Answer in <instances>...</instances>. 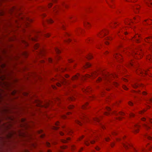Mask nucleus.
<instances>
[{"label": "nucleus", "mask_w": 152, "mask_h": 152, "mask_svg": "<svg viewBox=\"0 0 152 152\" xmlns=\"http://www.w3.org/2000/svg\"><path fill=\"white\" fill-rule=\"evenodd\" d=\"M139 6H136L135 7H134V8L135 9H136L137 10V11L138 12V10L139 9Z\"/></svg>", "instance_id": "aec40b11"}, {"label": "nucleus", "mask_w": 152, "mask_h": 152, "mask_svg": "<svg viewBox=\"0 0 152 152\" xmlns=\"http://www.w3.org/2000/svg\"><path fill=\"white\" fill-rule=\"evenodd\" d=\"M39 45L38 44H37L35 46L36 49H37V48H39Z\"/></svg>", "instance_id": "e433bc0d"}, {"label": "nucleus", "mask_w": 152, "mask_h": 152, "mask_svg": "<svg viewBox=\"0 0 152 152\" xmlns=\"http://www.w3.org/2000/svg\"><path fill=\"white\" fill-rule=\"evenodd\" d=\"M59 124V122H58L56 123V126H54L53 127V129L55 130H57L58 129V127H57Z\"/></svg>", "instance_id": "423d86ee"}, {"label": "nucleus", "mask_w": 152, "mask_h": 152, "mask_svg": "<svg viewBox=\"0 0 152 152\" xmlns=\"http://www.w3.org/2000/svg\"><path fill=\"white\" fill-rule=\"evenodd\" d=\"M129 104L131 106H132L133 105V103L131 102H128Z\"/></svg>", "instance_id": "393cba45"}, {"label": "nucleus", "mask_w": 152, "mask_h": 152, "mask_svg": "<svg viewBox=\"0 0 152 152\" xmlns=\"http://www.w3.org/2000/svg\"><path fill=\"white\" fill-rule=\"evenodd\" d=\"M61 8V7H60V9ZM59 9V7H56L54 10V11H55L56 12Z\"/></svg>", "instance_id": "6ab92c4d"}, {"label": "nucleus", "mask_w": 152, "mask_h": 152, "mask_svg": "<svg viewBox=\"0 0 152 152\" xmlns=\"http://www.w3.org/2000/svg\"><path fill=\"white\" fill-rule=\"evenodd\" d=\"M27 20H28L30 22H31L32 21V20L31 19H29V18H27Z\"/></svg>", "instance_id": "864d4df0"}, {"label": "nucleus", "mask_w": 152, "mask_h": 152, "mask_svg": "<svg viewBox=\"0 0 152 152\" xmlns=\"http://www.w3.org/2000/svg\"><path fill=\"white\" fill-rule=\"evenodd\" d=\"M138 85L137 84H134L133 86V87L134 88H136L138 87Z\"/></svg>", "instance_id": "72a5a7b5"}, {"label": "nucleus", "mask_w": 152, "mask_h": 152, "mask_svg": "<svg viewBox=\"0 0 152 152\" xmlns=\"http://www.w3.org/2000/svg\"><path fill=\"white\" fill-rule=\"evenodd\" d=\"M73 61V60H72V59H70L69 60V62H72V61Z\"/></svg>", "instance_id": "6e6d98bb"}, {"label": "nucleus", "mask_w": 152, "mask_h": 152, "mask_svg": "<svg viewBox=\"0 0 152 152\" xmlns=\"http://www.w3.org/2000/svg\"><path fill=\"white\" fill-rule=\"evenodd\" d=\"M149 120L150 122L152 124V119L151 118H149Z\"/></svg>", "instance_id": "37998d69"}, {"label": "nucleus", "mask_w": 152, "mask_h": 152, "mask_svg": "<svg viewBox=\"0 0 152 152\" xmlns=\"http://www.w3.org/2000/svg\"><path fill=\"white\" fill-rule=\"evenodd\" d=\"M114 57L116 59H118V58L121 59L122 56L120 54H118L117 53H115L114 55Z\"/></svg>", "instance_id": "20e7f679"}, {"label": "nucleus", "mask_w": 152, "mask_h": 152, "mask_svg": "<svg viewBox=\"0 0 152 152\" xmlns=\"http://www.w3.org/2000/svg\"><path fill=\"white\" fill-rule=\"evenodd\" d=\"M145 137L149 140H151L152 139V137L148 135H146Z\"/></svg>", "instance_id": "4468645a"}, {"label": "nucleus", "mask_w": 152, "mask_h": 152, "mask_svg": "<svg viewBox=\"0 0 152 152\" xmlns=\"http://www.w3.org/2000/svg\"><path fill=\"white\" fill-rule=\"evenodd\" d=\"M71 41V39H67L66 40V41L67 42H70Z\"/></svg>", "instance_id": "473e14b6"}, {"label": "nucleus", "mask_w": 152, "mask_h": 152, "mask_svg": "<svg viewBox=\"0 0 152 152\" xmlns=\"http://www.w3.org/2000/svg\"><path fill=\"white\" fill-rule=\"evenodd\" d=\"M55 50L57 53H59L61 52L60 50L58 48H55Z\"/></svg>", "instance_id": "9d476101"}, {"label": "nucleus", "mask_w": 152, "mask_h": 152, "mask_svg": "<svg viewBox=\"0 0 152 152\" xmlns=\"http://www.w3.org/2000/svg\"><path fill=\"white\" fill-rule=\"evenodd\" d=\"M139 126L137 124H135L134 125V126L133 128L134 131V133H137L138 132V128Z\"/></svg>", "instance_id": "7ed1b4c3"}, {"label": "nucleus", "mask_w": 152, "mask_h": 152, "mask_svg": "<svg viewBox=\"0 0 152 152\" xmlns=\"http://www.w3.org/2000/svg\"><path fill=\"white\" fill-rule=\"evenodd\" d=\"M87 105V103H86L85 104V105H83V107H82V108H83V109H84L85 108V107H86V105Z\"/></svg>", "instance_id": "c756f323"}, {"label": "nucleus", "mask_w": 152, "mask_h": 152, "mask_svg": "<svg viewBox=\"0 0 152 152\" xmlns=\"http://www.w3.org/2000/svg\"><path fill=\"white\" fill-rule=\"evenodd\" d=\"M42 132V131L41 130L39 132V133L40 134Z\"/></svg>", "instance_id": "0e129e2a"}, {"label": "nucleus", "mask_w": 152, "mask_h": 152, "mask_svg": "<svg viewBox=\"0 0 152 152\" xmlns=\"http://www.w3.org/2000/svg\"><path fill=\"white\" fill-rule=\"evenodd\" d=\"M97 74V73L95 72L94 73L91 74V75H88L86 76V77L80 76L79 75H76L73 77L72 78V80H75L78 79L79 78H80V79H82V80L85 79L86 77H90L91 76L93 77H94Z\"/></svg>", "instance_id": "f257e3e1"}, {"label": "nucleus", "mask_w": 152, "mask_h": 152, "mask_svg": "<svg viewBox=\"0 0 152 152\" xmlns=\"http://www.w3.org/2000/svg\"><path fill=\"white\" fill-rule=\"evenodd\" d=\"M86 57L88 59H90L92 58V55L90 54H88Z\"/></svg>", "instance_id": "9b49d317"}, {"label": "nucleus", "mask_w": 152, "mask_h": 152, "mask_svg": "<svg viewBox=\"0 0 152 152\" xmlns=\"http://www.w3.org/2000/svg\"><path fill=\"white\" fill-rule=\"evenodd\" d=\"M91 66V64L88 63H86L85 65V68H87Z\"/></svg>", "instance_id": "ddd939ff"}, {"label": "nucleus", "mask_w": 152, "mask_h": 152, "mask_svg": "<svg viewBox=\"0 0 152 152\" xmlns=\"http://www.w3.org/2000/svg\"><path fill=\"white\" fill-rule=\"evenodd\" d=\"M61 84H60V83H57V85L58 86H61Z\"/></svg>", "instance_id": "8fccbe9b"}, {"label": "nucleus", "mask_w": 152, "mask_h": 152, "mask_svg": "<svg viewBox=\"0 0 152 152\" xmlns=\"http://www.w3.org/2000/svg\"><path fill=\"white\" fill-rule=\"evenodd\" d=\"M111 38H110L109 37H107L106 38V40H111Z\"/></svg>", "instance_id": "c85d7f7f"}, {"label": "nucleus", "mask_w": 152, "mask_h": 152, "mask_svg": "<svg viewBox=\"0 0 152 152\" xmlns=\"http://www.w3.org/2000/svg\"><path fill=\"white\" fill-rule=\"evenodd\" d=\"M95 142V141L94 140H93L91 141V144H93V143H94Z\"/></svg>", "instance_id": "c03bdc74"}, {"label": "nucleus", "mask_w": 152, "mask_h": 152, "mask_svg": "<svg viewBox=\"0 0 152 152\" xmlns=\"http://www.w3.org/2000/svg\"><path fill=\"white\" fill-rule=\"evenodd\" d=\"M60 134L61 136H62L64 134V133L61 132H60Z\"/></svg>", "instance_id": "79ce46f5"}, {"label": "nucleus", "mask_w": 152, "mask_h": 152, "mask_svg": "<svg viewBox=\"0 0 152 152\" xmlns=\"http://www.w3.org/2000/svg\"><path fill=\"white\" fill-rule=\"evenodd\" d=\"M102 80V78L100 77H99L98 78V81L99 82V81H101Z\"/></svg>", "instance_id": "49530a36"}, {"label": "nucleus", "mask_w": 152, "mask_h": 152, "mask_svg": "<svg viewBox=\"0 0 152 152\" xmlns=\"http://www.w3.org/2000/svg\"><path fill=\"white\" fill-rule=\"evenodd\" d=\"M50 35L49 34H45V37H49L50 36Z\"/></svg>", "instance_id": "a19ab883"}, {"label": "nucleus", "mask_w": 152, "mask_h": 152, "mask_svg": "<svg viewBox=\"0 0 152 152\" xmlns=\"http://www.w3.org/2000/svg\"><path fill=\"white\" fill-rule=\"evenodd\" d=\"M152 40V37H148L145 40V41L146 42H149V43L150 42V40Z\"/></svg>", "instance_id": "1a4fd4ad"}, {"label": "nucleus", "mask_w": 152, "mask_h": 152, "mask_svg": "<svg viewBox=\"0 0 152 152\" xmlns=\"http://www.w3.org/2000/svg\"><path fill=\"white\" fill-rule=\"evenodd\" d=\"M46 145L47 146L49 147L50 146V144L48 142H46Z\"/></svg>", "instance_id": "b1692460"}, {"label": "nucleus", "mask_w": 152, "mask_h": 152, "mask_svg": "<svg viewBox=\"0 0 152 152\" xmlns=\"http://www.w3.org/2000/svg\"><path fill=\"white\" fill-rule=\"evenodd\" d=\"M96 149L97 150H99V148L98 147H96Z\"/></svg>", "instance_id": "bf43d9fd"}, {"label": "nucleus", "mask_w": 152, "mask_h": 152, "mask_svg": "<svg viewBox=\"0 0 152 152\" xmlns=\"http://www.w3.org/2000/svg\"><path fill=\"white\" fill-rule=\"evenodd\" d=\"M66 81L64 79H63V80H62L61 81V83H64V81Z\"/></svg>", "instance_id": "5fc2aeb1"}, {"label": "nucleus", "mask_w": 152, "mask_h": 152, "mask_svg": "<svg viewBox=\"0 0 152 152\" xmlns=\"http://www.w3.org/2000/svg\"><path fill=\"white\" fill-rule=\"evenodd\" d=\"M102 128L103 129H104V128H105V127H104V126H103L102 125Z\"/></svg>", "instance_id": "338daca9"}, {"label": "nucleus", "mask_w": 152, "mask_h": 152, "mask_svg": "<svg viewBox=\"0 0 152 152\" xmlns=\"http://www.w3.org/2000/svg\"><path fill=\"white\" fill-rule=\"evenodd\" d=\"M63 6L64 7H67V5L66 4H64L63 5Z\"/></svg>", "instance_id": "052dcab7"}, {"label": "nucleus", "mask_w": 152, "mask_h": 152, "mask_svg": "<svg viewBox=\"0 0 152 152\" xmlns=\"http://www.w3.org/2000/svg\"><path fill=\"white\" fill-rule=\"evenodd\" d=\"M52 6V3H50L49 4H48V7H51Z\"/></svg>", "instance_id": "a18cd8bd"}, {"label": "nucleus", "mask_w": 152, "mask_h": 152, "mask_svg": "<svg viewBox=\"0 0 152 152\" xmlns=\"http://www.w3.org/2000/svg\"><path fill=\"white\" fill-rule=\"evenodd\" d=\"M76 122L77 124H79L80 125H82V123L80 122V121L78 120H77L76 121Z\"/></svg>", "instance_id": "dca6fc26"}, {"label": "nucleus", "mask_w": 152, "mask_h": 152, "mask_svg": "<svg viewBox=\"0 0 152 152\" xmlns=\"http://www.w3.org/2000/svg\"><path fill=\"white\" fill-rule=\"evenodd\" d=\"M117 77L116 75H103V78L104 79L107 80H109L111 78H114L115 77Z\"/></svg>", "instance_id": "f03ea898"}, {"label": "nucleus", "mask_w": 152, "mask_h": 152, "mask_svg": "<svg viewBox=\"0 0 152 152\" xmlns=\"http://www.w3.org/2000/svg\"><path fill=\"white\" fill-rule=\"evenodd\" d=\"M113 83L114 85L116 86H117L118 85V83L116 82H113Z\"/></svg>", "instance_id": "cd10ccee"}, {"label": "nucleus", "mask_w": 152, "mask_h": 152, "mask_svg": "<svg viewBox=\"0 0 152 152\" xmlns=\"http://www.w3.org/2000/svg\"><path fill=\"white\" fill-rule=\"evenodd\" d=\"M148 101L152 103V98H150L148 99Z\"/></svg>", "instance_id": "a878e982"}, {"label": "nucleus", "mask_w": 152, "mask_h": 152, "mask_svg": "<svg viewBox=\"0 0 152 152\" xmlns=\"http://www.w3.org/2000/svg\"><path fill=\"white\" fill-rule=\"evenodd\" d=\"M145 118H142V121H145Z\"/></svg>", "instance_id": "13d9d810"}, {"label": "nucleus", "mask_w": 152, "mask_h": 152, "mask_svg": "<svg viewBox=\"0 0 152 152\" xmlns=\"http://www.w3.org/2000/svg\"><path fill=\"white\" fill-rule=\"evenodd\" d=\"M85 144L88 146L89 144V142H88V140H86L85 141Z\"/></svg>", "instance_id": "f3484780"}, {"label": "nucleus", "mask_w": 152, "mask_h": 152, "mask_svg": "<svg viewBox=\"0 0 152 152\" xmlns=\"http://www.w3.org/2000/svg\"><path fill=\"white\" fill-rule=\"evenodd\" d=\"M107 31H104L102 32V34H103V35H105L107 34L106 32L107 33Z\"/></svg>", "instance_id": "4be33fe9"}, {"label": "nucleus", "mask_w": 152, "mask_h": 152, "mask_svg": "<svg viewBox=\"0 0 152 152\" xmlns=\"http://www.w3.org/2000/svg\"><path fill=\"white\" fill-rule=\"evenodd\" d=\"M48 61H49V62L50 63L52 62V61H53V60L51 58H50L48 59Z\"/></svg>", "instance_id": "2f4dec72"}, {"label": "nucleus", "mask_w": 152, "mask_h": 152, "mask_svg": "<svg viewBox=\"0 0 152 152\" xmlns=\"http://www.w3.org/2000/svg\"><path fill=\"white\" fill-rule=\"evenodd\" d=\"M142 93L144 95H145L147 94L145 92V91L143 92H142Z\"/></svg>", "instance_id": "603ef678"}, {"label": "nucleus", "mask_w": 152, "mask_h": 152, "mask_svg": "<svg viewBox=\"0 0 152 152\" xmlns=\"http://www.w3.org/2000/svg\"><path fill=\"white\" fill-rule=\"evenodd\" d=\"M105 140L107 141L109 140L110 139H109V137H107V138H105Z\"/></svg>", "instance_id": "ea45409f"}, {"label": "nucleus", "mask_w": 152, "mask_h": 152, "mask_svg": "<svg viewBox=\"0 0 152 152\" xmlns=\"http://www.w3.org/2000/svg\"><path fill=\"white\" fill-rule=\"evenodd\" d=\"M123 88L125 90H127L128 89V88H127V87L126 86H123Z\"/></svg>", "instance_id": "58836bf2"}, {"label": "nucleus", "mask_w": 152, "mask_h": 152, "mask_svg": "<svg viewBox=\"0 0 152 152\" xmlns=\"http://www.w3.org/2000/svg\"><path fill=\"white\" fill-rule=\"evenodd\" d=\"M47 22L49 23H52L53 22V20L51 19L48 20Z\"/></svg>", "instance_id": "a211bd4d"}, {"label": "nucleus", "mask_w": 152, "mask_h": 152, "mask_svg": "<svg viewBox=\"0 0 152 152\" xmlns=\"http://www.w3.org/2000/svg\"><path fill=\"white\" fill-rule=\"evenodd\" d=\"M123 145L126 149L128 148L130 146V145L129 144L127 143H126V144H124Z\"/></svg>", "instance_id": "0eeeda50"}, {"label": "nucleus", "mask_w": 152, "mask_h": 152, "mask_svg": "<svg viewBox=\"0 0 152 152\" xmlns=\"http://www.w3.org/2000/svg\"><path fill=\"white\" fill-rule=\"evenodd\" d=\"M119 114L121 115H124V113H123V112H120L119 113Z\"/></svg>", "instance_id": "bb28decb"}, {"label": "nucleus", "mask_w": 152, "mask_h": 152, "mask_svg": "<svg viewBox=\"0 0 152 152\" xmlns=\"http://www.w3.org/2000/svg\"><path fill=\"white\" fill-rule=\"evenodd\" d=\"M130 115L131 117H134V115L133 113H131L130 114Z\"/></svg>", "instance_id": "f704fd0d"}, {"label": "nucleus", "mask_w": 152, "mask_h": 152, "mask_svg": "<svg viewBox=\"0 0 152 152\" xmlns=\"http://www.w3.org/2000/svg\"><path fill=\"white\" fill-rule=\"evenodd\" d=\"M132 53H133L132 55H133V56H134V54H137V52H136V51H132Z\"/></svg>", "instance_id": "5701e85b"}, {"label": "nucleus", "mask_w": 152, "mask_h": 152, "mask_svg": "<svg viewBox=\"0 0 152 152\" xmlns=\"http://www.w3.org/2000/svg\"><path fill=\"white\" fill-rule=\"evenodd\" d=\"M114 145V144L113 143H112L111 144V146L112 147H113Z\"/></svg>", "instance_id": "69168bd1"}, {"label": "nucleus", "mask_w": 152, "mask_h": 152, "mask_svg": "<svg viewBox=\"0 0 152 152\" xmlns=\"http://www.w3.org/2000/svg\"><path fill=\"white\" fill-rule=\"evenodd\" d=\"M69 99L70 100L72 101L74 99V98L72 97H70L69 98Z\"/></svg>", "instance_id": "4c0bfd02"}, {"label": "nucleus", "mask_w": 152, "mask_h": 152, "mask_svg": "<svg viewBox=\"0 0 152 152\" xmlns=\"http://www.w3.org/2000/svg\"><path fill=\"white\" fill-rule=\"evenodd\" d=\"M70 138L69 137L66 138V139H63L61 140V141L63 143H66L68 142V141L69 140Z\"/></svg>", "instance_id": "6e6552de"}, {"label": "nucleus", "mask_w": 152, "mask_h": 152, "mask_svg": "<svg viewBox=\"0 0 152 152\" xmlns=\"http://www.w3.org/2000/svg\"><path fill=\"white\" fill-rule=\"evenodd\" d=\"M85 25H90V24L88 23L87 22L86 23H85Z\"/></svg>", "instance_id": "680f3d73"}, {"label": "nucleus", "mask_w": 152, "mask_h": 152, "mask_svg": "<svg viewBox=\"0 0 152 152\" xmlns=\"http://www.w3.org/2000/svg\"><path fill=\"white\" fill-rule=\"evenodd\" d=\"M93 120L94 121H97V122H99V119L98 118L96 117V118H94V119Z\"/></svg>", "instance_id": "2eb2a0df"}, {"label": "nucleus", "mask_w": 152, "mask_h": 152, "mask_svg": "<svg viewBox=\"0 0 152 152\" xmlns=\"http://www.w3.org/2000/svg\"><path fill=\"white\" fill-rule=\"evenodd\" d=\"M113 135H116L117 134V133L116 132H113L112 133Z\"/></svg>", "instance_id": "4d7b16f0"}, {"label": "nucleus", "mask_w": 152, "mask_h": 152, "mask_svg": "<svg viewBox=\"0 0 152 152\" xmlns=\"http://www.w3.org/2000/svg\"><path fill=\"white\" fill-rule=\"evenodd\" d=\"M40 10H46V8L45 7H41L40 8Z\"/></svg>", "instance_id": "7c9ffc66"}, {"label": "nucleus", "mask_w": 152, "mask_h": 152, "mask_svg": "<svg viewBox=\"0 0 152 152\" xmlns=\"http://www.w3.org/2000/svg\"><path fill=\"white\" fill-rule=\"evenodd\" d=\"M86 118V115H83V117H81V118Z\"/></svg>", "instance_id": "3c124183"}, {"label": "nucleus", "mask_w": 152, "mask_h": 152, "mask_svg": "<svg viewBox=\"0 0 152 152\" xmlns=\"http://www.w3.org/2000/svg\"><path fill=\"white\" fill-rule=\"evenodd\" d=\"M105 43L107 45H108L109 43V42L107 41H106L105 42Z\"/></svg>", "instance_id": "09e8293b"}, {"label": "nucleus", "mask_w": 152, "mask_h": 152, "mask_svg": "<svg viewBox=\"0 0 152 152\" xmlns=\"http://www.w3.org/2000/svg\"><path fill=\"white\" fill-rule=\"evenodd\" d=\"M68 131H69V132H72V130H71L70 129L69 130H68Z\"/></svg>", "instance_id": "774afa93"}, {"label": "nucleus", "mask_w": 152, "mask_h": 152, "mask_svg": "<svg viewBox=\"0 0 152 152\" xmlns=\"http://www.w3.org/2000/svg\"><path fill=\"white\" fill-rule=\"evenodd\" d=\"M146 3L148 6L151 7V6H152V0H148Z\"/></svg>", "instance_id": "39448f33"}, {"label": "nucleus", "mask_w": 152, "mask_h": 152, "mask_svg": "<svg viewBox=\"0 0 152 152\" xmlns=\"http://www.w3.org/2000/svg\"><path fill=\"white\" fill-rule=\"evenodd\" d=\"M74 107V106L73 105H70L68 107L69 109H72Z\"/></svg>", "instance_id": "412c9836"}, {"label": "nucleus", "mask_w": 152, "mask_h": 152, "mask_svg": "<svg viewBox=\"0 0 152 152\" xmlns=\"http://www.w3.org/2000/svg\"><path fill=\"white\" fill-rule=\"evenodd\" d=\"M143 126L146 129H149L150 128V127L148 126L147 124H143Z\"/></svg>", "instance_id": "f8f14e48"}, {"label": "nucleus", "mask_w": 152, "mask_h": 152, "mask_svg": "<svg viewBox=\"0 0 152 152\" xmlns=\"http://www.w3.org/2000/svg\"><path fill=\"white\" fill-rule=\"evenodd\" d=\"M133 63L132 62H130V64H129V65L130 66H133Z\"/></svg>", "instance_id": "de8ad7c7"}, {"label": "nucleus", "mask_w": 152, "mask_h": 152, "mask_svg": "<svg viewBox=\"0 0 152 152\" xmlns=\"http://www.w3.org/2000/svg\"><path fill=\"white\" fill-rule=\"evenodd\" d=\"M44 135L43 134H42L41 135H40V137H44Z\"/></svg>", "instance_id": "e2e57ef3"}, {"label": "nucleus", "mask_w": 152, "mask_h": 152, "mask_svg": "<svg viewBox=\"0 0 152 152\" xmlns=\"http://www.w3.org/2000/svg\"><path fill=\"white\" fill-rule=\"evenodd\" d=\"M106 109L108 111H109L111 110L110 108L109 107H107L106 108Z\"/></svg>", "instance_id": "c9c22d12"}]
</instances>
